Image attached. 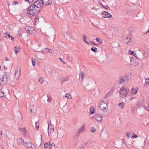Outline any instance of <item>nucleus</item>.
Masks as SVG:
<instances>
[{
    "label": "nucleus",
    "instance_id": "obj_1",
    "mask_svg": "<svg viewBox=\"0 0 149 149\" xmlns=\"http://www.w3.org/2000/svg\"><path fill=\"white\" fill-rule=\"evenodd\" d=\"M43 6L42 0L36 1L29 7L27 11L28 15H39Z\"/></svg>",
    "mask_w": 149,
    "mask_h": 149
},
{
    "label": "nucleus",
    "instance_id": "obj_2",
    "mask_svg": "<svg viewBox=\"0 0 149 149\" xmlns=\"http://www.w3.org/2000/svg\"><path fill=\"white\" fill-rule=\"evenodd\" d=\"M129 91V89L127 88H125L124 86L121 87L119 91L120 96L122 98L126 97Z\"/></svg>",
    "mask_w": 149,
    "mask_h": 149
},
{
    "label": "nucleus",
    "instance_id": "obj_3",
    "mask_svg": "<svg viewBox=\"0 0 149 149\" xmlns=\"http://www.w3.org/2000/svg\"><path fill=\"white\" fill-rule=\"evenodd\" d=\"M103 102L100 106V109L104 112H106L108 108V102L105 99H102Z\"/></svg>",
    "mask_w": 149,
    "mask_h": 149
},
{
    "label": "nucleus",
    "instance_id": "obj_4",
    "mask_svg": "<svg viewBox=\"0 0 149 149\" xmlns=\"http://www.w3.org/2000/svg\"><path fill=\"white\" fill-rule=\"evenodd\" d=\"M7 77L5 72L0 75V82L2 83V84H6L7 83Z\"/></svg>",
    "mask_w": 149,
    "mask_h": 149
},
{
    "label": "nucleus",
    "instance_id": "obj_5",
    "mask_svg": "<svg viewBox=\"0 0 149 149\" xmlns=\"http://www.w3.org/2000/svg\"><path fill=\"white\" fill-rule=\"evenodd\" d=\"M24 146H26L27 148H30L32 149H35V146L31 142L25 141L24 145Z\"/></svg>",
    "mask_w": 149,
    "mask_h": 149
},
{
    "label": "nucleus",
    "instance_id": "obj_6",
    "mask_svg": "<svg viewBox=\"0 0 149 149\" xmlns=\"http://www.w3.org/2000/svg\"><path fill=\"white\" fill-rule=\"evenodd\" d=\"M20 74L19 70L17 68L16 69L14 75V79L15 80H17L19 78Z\"/></svg>",
    "mask_w": 149,
    "mask_h": 149
},
{
    "label": "nucleus",
    "instance_id": "obj_7",
    "mask_svg": "<svg viewBox=\"0 0 149 149\" xmlns=\"http://www.w3.org/2000/svg\"><path fill=\"white\" fill-rule=\"evenodd\" d=\"M25 30L27 33L28 32L30 34H32L34 31L33 28L29 26H26L25 28Z\"/></svg>",
    "mask_w": 149,
    "mask_h": 149
},
{
    "label": "nucleus",
    "instance_id": "obj_8",
    "mask_svg": "<svg viewBox=\"0 0 149 149\" xmlns=\"http://www.w3.org/2000/svg\"><path fill=\"white\" fill-rule=\"evenodd\" d=\"M102 17L105 18H110L112 17V15L110 14L105 11L102 12Z\"/></svg>",
    "mask_w": 149,
    "mask_h": 149
},
{
    "label": "nucleus",
    "instance_id": "obj_9",
    "mask_svg": "<svg viewBox=\"0 0 149 149\" xmlns=\"http://www.w3.org/2000/svg\"><path fill=\"white\" fill-rule=\"evenodd\" d=\"M45 72L46 74L47 75H51L53 74V71L49 68H45Z\"/></svg>",
    "mask_w": 149,
    "mask_h": 149
},
{
    "label": "nucleus",
    "instance_id": "obj_10",
    "mask_svg": "<svg viewBox=\"0 0 149 149\" xmlns=\"http://www.w3.org/2000/svg\"><path fill=\"white\" fill-rule=\"evenodd\" d=\"M43 5L46 6L51 4L52 0H42Z\"/></svg>",
    "mask_w": 149,
    "mask_h": 149
},
{
    "label": "nucleus",
    "instance_id": "obj_11",
    "mask_svg": "<svg viewBox=\"0 0 149 149\" xmlns=\"http://www.w3.org/2000/svg\"><path fill=\"white\" fill-rule=\"evenodd\" d=\"M132 39L130 38L127 37L124 40V42L125 43L129 45L130 44L131 42H132Z\"/></svg>",
    "mask_w": 149,
    "mask_h": 149
},
{
    "label": "nucleus",
    "instance_id": "obj_12",
    "mask_svg": "<svg viewBox=\"0 0 149 149\" xmlns=\"http://www.w3.org/2000/svg\"><path fill=\"white\" fill-rule=\"evenodd\" d=\"M113 91L114 90L113 89H112L109 91L106 94L104 99H105V100H107L106 99L112 95L113 93Z\"/></svg>",
    "mask_w": 149,
    "mask_h": 149
},
{
    "label": "nucleus",
    "instance_id": "obj_13",
    "mask_svg": "<svg viewBox=\"0 0 149 149\" xmlns=\"http://www.w3.org/2000/svg\"><path fill=\"white\" fill-rule=\"evenodd\" d=\"M54 129L52 125H50L49 124L48 127V132L49 135V134H51L52 132H54Z\"/></svg>",
    "mask_w": 149,
    "mask_h": 149
},
{
    "label": "nucleus",
    "instance_id": "obj_14",
    "mask_svg": "<svg viewBox=\"0 0 149 149\" xmlns=\"http://www.w3.org/2000/svg\"><path fill=\"white\" fill-rule=\"evenodd\" d=\"M122 77L125 81L126 83L127 82L128 80L131 79L132 77L130 75L126 74L123 75Z\"/></svg>",
    "mask_w": 149,
    "mask_h": 149
},
{
    "label": "nucleus",
    "instance_id": "obj_15",
    "mask_svg": "<svg viewBox=\"0 0 149 149\" xmlns=\"http://www.w3.org/2000/svg\"><path fill=\"white\" fill-rule=\"evenodd\" d=\"M17 141L18 145H21L23 144L24 146V141L22 139L18 138L17 139Z\"/></svg>",
    "mask_w": 149,
    "mask_h": 149
},
{
    "label": "nucleus",
    "instance_id": "obj_16",
    "mask_svg": "<svg viewBox=\"0 0 149 149\" xmlns=\"http://www.w3.org/2000/svg\"><path fill=\"white\" fill-rule=\"evenodd\" d=\"M95 119L97 121L100 122L102 121V116L100 114H97L95 117Z\"/></svg>",
    "mask_w": 149,
    "mask_h": 149
},
{
    "label": "nucleus",
    "instance_id": "obj_17",
    "mask_svg": "<svg viewBox=\"0 0 149 149\" xmlns=\"http://www.w3.org/2000/svg\"><path fill=\"white\" fill-rule=\"evenodd\" d=\"M138 90V87L134 88L133 87H132V91L131 93V94H136L137 93Z\"/></svg>",
    "mask_w": 149,
    "mask_h": 149
},
{
    "label": "nucleus",
    "instance_id": "obj_18",
    "mask_svg": "<svg viewBox=\"0 0 149 149\" xmlns=\"http://www.w3.org/2000/svg\"><path fill=\"white\" fill-rule=\"evenodd\" d=\"M85 130V128L84 126H84L81 127V128L79 129L77 134L79 135L81 133L84 132Z\"/></svg>",
    "mask_w": 149,
    "mask_h": 149
},
{
    "label": "nucleus",
    "instance_id": "obj_19",
    "mask_svg": "<svg viewBox=\"0 0 149 149\" xmlns=\"http://www.w3.org/2000/svg\"><path fill=\"white\" fill-rule=\"evenodd\" d=\"M119 84H124L126 83V81L123 78V77H121L119 79Z\"/></svg>",
    "mask_w": 149,
    "mask_h": 149
},
{
    "label": "nucleus",
    "instance_id": "obj_20",
    "mask_svg": "<svg viewBox=\"0 0 149 149\" xmlns=\"http://www.w3.org/2000/svg\"><path fill=\"white\" fill-rule=\"evenodd\" d=\"M19 130L21 133L23 134L26 135L27 133L26 132L25 128H22L19 129Z\"/></svg>",
    "mask_w": 149,
    "mask_h": 149
},
{
    "label": "nucleus",
    "instance_id": "obj_21",
    "mask_svg": "<svg viewBox=\"0 0 149 149\" xmlns=\"http://www.w3.org/2000/svg\"><path fill=\"white\" fill-rule=\"evenodd\" d=\"M15 53L17 54V53L19 52L20 51V47L19 46H18L17 48V47H15L14 49Z\"/></svg>",
    "mask_w": 149,
    "mask_h": 149
},
{
    "label": "nucleus",
    "instance_id": "obj_22",
    "mask_svg": "<svg viewBox=\"0 0 149 149\" xmlns=\"http://www.w3.org/2000/svg\"><path fill=\"white\" fill-rule=\"evenodd\" d=\"M82 40L87 44H89V43L86 40V35H83L82 36Z\"/></svg>",
    "mask_w": 149,
    "mask_h": 149
},
{
    "label": "nucleus",
    "instance_id": "obj_23",
    "mask_svg": "<svg viewBox=\"0 0 149 149\" xmlns=\"http://www.w3.org/2000/svg\"><path fill=\"white\" fill-rule=\"evenodd\" d=\"M94 108L93 107H90V114H93L94 113Z\"/></svg>",
    "mask_w": 149,
    "mask_h": 149
},
{
    "label": "nucleus",
    "instance_id": "obj_24",
    "mask_svg": "<svg viewBox=\"0 0 149 149\" xmlns=\"http://www.w3.org/2000/svg\"><path fill=\"white\" fill-rule=\"evenodd\" d=\"M128 53L130 54H132L134 55L135 57H137L136 56H137V54L136 53H135L134 51H132L131 50H129Z\"/></svg>",
    "mask_w": 149,
    "mask_h": 149
},
{
    "label": "nucleus",
    "instance_id": "obj_25",
    "mask_svg": "<svg viewBox=\"0 0 149 149\" xmlns=\"http://www.w3.org/2000/svg\"><path fill=\"white\" fill-rule=\"evenodd\" d=\"M65 97L67 99H70L72 98L71 95L69 93H67L66 94L65 96Z\"/></svg>",
    "mask_w": 149,
    "mask_h": 149
},
{
    "label": "nucleus",
    "instance_id": "obj_26",
    "mask_svg": "<svg viewBox=\"0 0 149 149\" xmlns=\"http://www.w3.org/2000/svg\"><path fill=\"white\" fill-rule=\"evenodd\" d=\"M4 36L6 38H8L10 37V35L9 33L8 32H7L4 34Z\"/></svg>",
    "mask_w": 149,
    "mask_h": 149
},
{
    "label": "nucleus",
    "instance_id": "obj_27",
    "mask_svg": "<svg viewBox=\"0 0 149 149\" xmlns=\"http://www.w3.org/2000/svg\"><path fill=\"white\" fill-rule=\"evenodd\" d=\"M49 51V49L47 48H45L43 49L41 51V52L44 54L45 53L48 52L47 51Z\"/></svg>",
    "mask_w": 149,
    "mask_h": 149
},
{
    "label": "nucleus",
    "instance_id": "obj_28",
    "mask_svg": "<svg viewBox=\"0 0 149 149\" xmlns=\"http://www.w3.org/2000/svg\"><path fill=\"white\" fill-rule=\"evenodd\" d=\"M91 50L92 51L95 52H97V49L96 47H93L91 48Z\"/></svg>",
    "mask_w": 149,
    "mask_h": 149
},
{
    "label": "nucleus",
    "instance_id": "obj_29",
    "mask_svg": "<svg viewBox=\"0 0 149 149\" xmlns=\"http://www.w3.org/2000/svg\"><path fill=\"white\" fill-rule=\"evenodd\" d=\"M49 142H47L45 143L44 145V147L46 149H48V145H49Z\"/></svg>",
    "mask_w": 149,
    "mask_h": 149
},
{
    "label": "nucleus",
    "instance_id": "obj_30",
    "mask_svg": "<svg viewBox=\"0 0 149 149\" xmlns=\"http://www.w3.org/2000/svg\"><path fill=\"white\" fill-rule=\"evenodd\" d=\"M85 146L83 145H80L78 147V149H85Z\"/></svg>",
    "mask_w": 149,
    "mask_h": 149
},
{
    "label": "nucleus",
    "instance_id": "obj_31",
    "mask_svg": "<svg viewBox=\"0 0 149 149\" xmlns=\"http://www.w3.org/2000/svg\"><path fill=\"white\" fill-rule=\"evenodd\" d=\"M96 40L97 42H99L100 44L102 42V40L98 38H97L96 39Z\"/></svg>",
    "mask_w": 149,
    "mask_h": 149
},
{
    "label": "nucleus",
    "instance_id": "obj_32",
    "mask_svg": "<svg viewBox=\"0 0 149 149\" xmlns=\"http://www.w3.org/2000/svg\"><path fill=\"white\" fill-rule=\"evenodd\" d=\"M100 5L102 6L103 7L106 9H108V7L107 5H106V6L103 5L101 3H100Z\"/></svg>",
    "mask_w": 149,
    "mask_h": 149
},
{
    "label": "nucleus",
    "instance_id": "obj_33",
    "mask_svg": "<svg viewBox=\"0 0 149 149\" xmlns=\"http://www.w3.org/2000/svg\"><path fill=\"white\" fill-rule=\"evenodd\" d=\"M69 79V78L68 77H66L64 78L63 80L61 82V83L62 84L63 82H64L65 81H68Z\"/></svg>",
    "mask_w": 149,
    "mask_h": 149
},
{
    "label": "nucleus",
    "instance_id": "obj_34",
    "mask_svg": "<svg viewBox=\"0 0 149 149\" xmlns=\"http://www.w3.org/2000/svg\"><path fill=\"white\" fill-rule=\"evenodd\" d=\"M96 129L94 127H92L91 129V131L92 132H94L96 131Z\"/></svg>",
    "mask_w": 149,
    "mask_h": 149
},
{
    "label": "nucleus",
    "instance_id": "obj_35",
    "mask_svg": "<svg viewBox=\"0 0 149 149\" xmlns=\"http://www.w3.org/2000/svg\"><path fill=\"white\" fill-rule=\"evenodd\" d=\"M4 97V93L2 92H0V98Z\"/></svg>",
    "mask_w": 149,
    "mask_h": 149
},
{
    "label": "nucleus",
    "instance_id": "obj_36",
    "mask_svg": "<svg viewBox=\"0 0 149 149\" xmlns=\"http://www.w3.org/2000/svg\"><path fill=\"white\" fill-rule=\"evenodd\" d=\"M85 76L84 74V73H82L79 74V77L80 78H81V79L82 80H83L82 78H83Z\"/></svg>",
    "mask_w": 149,
    "mask_h": 149
},
{
    "label": "nucleus",
    "instance_id": "obj_37",
    "mask_svg": "<svg viewBox=\"0 0 149 149\" xmlns=\"http://www.w3.org/2000/svg\"><path fill=\"white\" fill-rule=\"evenodd\" d=\"M39 127V123L38 122H36V129L38 130Z\"/></svg>",
    "mask_w": 149,
    "mask_h": 149
},
{
    "label": "nucleus",
    "instance_id": "obj_38",
    "mask_svg": "<svg viewBox=\"0 0 149 149\" xmlns=\"http://www.w3.org/2000/svg\"><path fill=\"white\" fill-rule=\"evenodd\" d=\"M47 102L50 103L51 102V97L49 96H48V95H47Z\"/></svg>",
    "mask_w": 149,
    "mask_h": 149
},
{
    "label": "nucleus",
    "instance_id": "obj_39",
    "mask_svg": "<svg viewBox=\"0 0 149 149\" xmlns=\"http://www.w3.org/2000/svg\"><path fill=\"white\" fill-rule=\"evenodd\" d=\"M66 35L67 36L70 38H71L72 37V36L70 34L69 32L67 33V32H66Z\"/></svg>",
    "mask_w": 149,
    "mask_h": 149
},
{
    "label": "nucleus",
    "instance_id": "obj_40",
    "mask_svg": "<svg viewBox=\"0 0 149 149\" xmlns=\"http://www.w3.org/2000/svg\"><path fill=\"white\" fill-rule=\"evenodd\" d=\"M33 58H32V63L33 65H34L36 64V62L34 59H33Z\"/></svg>",
    "mask_w": 149,
    "mask_h": 149
},
{
    "label": "nucleus",
    "instance_id": "obj_41",
    "mask_svg": "<svg viewBox=\"0 0 149 149\" xmlns=\"http://www.w3.org/2000/svg\"><path fill=\"white\" fill-rule=\"evenodd\" d=\"M30 112L31 113H35L36 112V109H33L31 108L30 109Z\"/></svg>",
    "mask_w": 149,
    "mask_h": 149
},
{
    "label": "nucleus",
    "instance_id": "obj_42",
    "mask_svg": "<svg viewBox=\"0 0 149 149\" xmlns=\"http://www.w3.org/2000/svg\"><path fill=\"white\" fill-rule=\"evenodd\" d=\"M39 81L40 84H42L43 82V79L42 78V77H40L39 78Z\"/></svg>",
    "mask_w": 149,
    "mask_h": 149
},
{
    "label": "nucleus",
    "instance_id": "obj_43",
    "mask_svg": "<svg viewBox=\"0 0 149 149\" xmlns=\"http://www.w3.org/2000/svg\"><path fill=\"white\" fill-rule=\"evenodd\" d=\"M39 18V17L38 16H37L36 18L34 20L36 22H37L38 21Z\"/></svg>",
    "mask_w": 149,
    "mask_h": 149
},
{
    "label": "nucleus",
    "instance_id": "obj_44",
    "mask_svg": "<svg viewBox=\"0 0 149 149\" xmlns=\"http://www.w3.org/2000/svg\"><path fill=\"white\" fill-rule=\"evenodd\" d=\"M79 135L78 134H76L75 136V138L76 140L77 141L78 139V137Z\"/></svg>",
    "mask_w": 149,
    "mask_h": 149
},
{
    "label": "nucleus",
    "instance_id": "obj_45",
    "mask_svg": "<svg viewBox=\"0 0 149 149\" xmlns=\"http://www.w3.org/2000/svg\"><path fill=\"white\" fill-rule=\"evenodd\" d=\"M49 145H48V149H50L52 148V144H50L49 143Z\"/></svg>",
    "mask_w": 149,
    "mask_h": 149
},
{
    "label": "nucleus",
    "instance_id": "obj_46",
    "mask_svg": "<svg viewBox=\"0 0 149 149\" xmlns=\"http://www.w3.org/2000/svg\"><path fill=\"white\" fill-rule=\"evenodd\" d=\"M124 103L123 102H122L121 103H119V106H121H121H123L124 105Z\"/></svg>",
    "mask_w": 149,
    "mask_h": 149
},
{
    "label": "nucleus",
    "instance_id": "obj_47",
    "mask_svg": "<svg viewBox=\"0 0 149 149\" xmlns=\"http://www.w3.org/2000/svg\"><path fill=\"white\" fill-rule=\"evenodd\" d=\"M146 83L147 84H149V79H146Z\"/></svg>",
    "mask_w": 149,
    "mask_h": 149
},
{
    "label": "nucleus",
    "instance_id": "obj_48",
    "mask_svg": "<svg viewBox=\"0 0 149 149\" xmlns=\"http://www.w3.org/2000/svg\"><path fill=\"white\" fill-rule=\"evenodd\" d=\"M137 136L136 134L132 136V138L133 139V138H137Z\"/></svg>",
    "mask_w": 149,
    "mask_h": 149
},
{
    "label": "nucleus",
    "instance_id": "obj_49",
    "mask_svg": "<svg viewBox=\"0 0 149 149\" xmlns=\"http://www.w3.org/2000/svg\"><path fill=\"white\" fill-rule=\"evenodd\" d=\"M91 43L92 44H93V45H97V44L95 43V42L92 41V42H91Z\"/></svg>",
    "mask_w": 149,
    "mask_h": 149
},
{
    "label": "nucleus",
    "instance_id": "obj_50",
    "mask_svg": "<svg viewBox=\"0 0 149 149\" xmlns=\"http://www.w3.org/2000/svg\"><path fill=\"white\" fill-rule=\"evenodd\" d=\"M27 2H29L30 3L32 2L33 1V0H27Z\"/></svg>",
    "mask_w": 149,
    "mask_h": 149
},
{
    "label": "nucleus",
    "instance_id": "obj_51",
    "mask_svg": "<svg viewBox=\"0 0 149 149\" xmlns=\"http://www.w3.org/2000/svg\"><path fill=\"white\" fill-rule=\"evenodd\" d=\"M48 52L50 53H52V51L51 49H49V51H47Z\"/></svg>",
    "mask_w": 149,
    "mask_h": 149
},
{
    "label": "nucleus",
    "instance_id": "obj_52",
    "mask_svg": "<svg viewBox=\"0 0 149 149\" xmlns=\"http://www.w3.org/2000/svg\"><path fill=\"white\" fill-rule=\"evenodd\" d=\"M59 59L61 61V62L62 63H64V61H63V60H62V58H59Z\"/></svg>",
    "mask_w": 149,
    "mask_h": 149
},
{
    "label": "nucleus",
    "instance_id": "obj_53",
    "mask_svg": "<svg viewBox=\"0 0 149 149\" xmlns=\"http://www.w3.org/2000/svg\"><path fill=\"white\" fill-rule=\"evenodd\" d=\"M10 37L11 38V40H13L14 39V37H13V36H10Z\"/></svg>",
    "mask_w": 149,
    "mask_h": 149
},
{
    "label": "nucleus",
    "instance_id": "obj_54",
    "mask_svg": "<svg viewBox=\"0 0 149 149\" xmlns=\"http://www.w3.org/2000/svg\"><path fill=\"white\" fill-rule=\"evenodd\" d=\"M17 2L16 1H14L13 2V4L14 5L16 4L17 3Z\"/></svg>",
    "mask_w": 149,
    "mask_h": 149
},
{
    "label": "nucleus",
    "instance_id": "obj_55",
    "mask_svg": "<svg viewBox=\"0 0 149 149\" xmlns=\"http://www.w3.org/2000/svg\"><path fill=\"white\" fill-rule=\"evenodd\" d=\"M2 89V87L1 86V82H0V91Z\"/></svg>",
    "mask_w": 149,
    "mask_h": 149
},
{
    "label": "nucleus",
    "instance_id": "obj_56",
    "mask_svg": "<svg viewBox=\"0 0 149 149\" xmlns=\"http://www.w3.org/2000/svg\"><path fill=\"white\" fill-rule=\"evenodd\" d=\"M2 135V131L1 130H0V135Z\"/></svg>",
    "mask_w": 149,
    "mask_h": 149
},
{
    "label": "nucleus",
    "instance_id": "obj_57",
    "mask_svg": "<svg viewBox=\"0 0 149 149\" xmlns=\"http://www.w3.org/2000/svg\"><path fill=\"white\" fill-rule=\"evenodd\" d=\"M6 60V61H8V57H6L5 58Z\"/></svg>",
    "mask_w": 149,
    "mask_h": 149
},
{
    "label": "nucleus",
    "instance_id": "obj_58",
    "mask_svg": "<svg viewBox=\"0 0 149 149\" xmlns=\"http://www.w3.org/2000/svg\"><path fill=\"white\" fill-rule=\"evenodd\" d=\"M148 32H149V29L148 30V31H146V33H145L146 34Z\"/></svg>",
    "mask_w": 149,
    "mask_h": 149
},
{
    "label": "nucleus",
    "instance_id": "obj_59",
    "mask_svg": "<svg viewBox=\"0 0 149 149\" xmlns=\"http://www.w3.org/2000/svg\"><path fill=\"white\" fill-rule=\"evenodd\" d=\"M87 143H88V142H86L85 143V145H86V144Z\"/></svg>",
    "mask_w": 149,
    "mask_h": 149
},
{
    "label": "nucleus",
    "instance_id": "obj_60",
    "mask_svg": "<svg viewBox=\"0 0 149 149\" xmlns=\"http://www.w3.org/2000/svg\"><path fill=\"white\" fill-rule=\"evenodd\" d=\"M148 56H149V52L148 54Z\"/></svg>",
    "mask_w": 149,
    "mask_h": 149
},
{
    "label": "nucleus",
    "instance_id": "obj_61",
    "mask_svg": "<svg viewBox=\"0 0 149 149\" xmlns=\"http://www.w3.org/2000/svg\"><path fill=\"white\" fill-rule=\"evenodd\" d=\"M1 66L0 65V70L1 69Z\"/></svg>",
    "mask_w": 149,
    "mask_h": 149
},
{
    "label": "nucleus",
    "instance_id": "obj_62",
    "mask_svg": "<svg viewBox=\"0 0 149 149\" xmlns=\"http://www.w3.org/2000/svg\"><path fill=\"white\" fill-rule=\"evenodd\" d=\"M5 69H7V68H5Z\"/></svg>",
    "mask_w": 149,
    "mask_h": 149
},
{
    "label": "nucleus",
    "instance_id": "obj_63",
    "mask_svg": "<svg viewBox=\"0 0 149 149\" xmlns=\"http://www.w3.org/2000/svg\"><path fill=\"white\" fill-rule=\"evenodd\" d=\"M25 0L26 1H27V0Z\"/></svg>",
    "mask_w": 149,
    "mask_h": 149
},
{
    "label": "nucleus",
    "instance_id": "obj_64",
    "mask_svg": "<svg viewBox=\"0 0 149 149\" xmlns=\"http://www.w3.org/2000/svg\"><path fill=\"white\" fill-rule=\"evenodd\" d=\"M127 135L128 136V134H127Z\"/></svg>",
    "mask_w": 149,
    "mask_h": 149
}]
</instances>
